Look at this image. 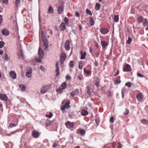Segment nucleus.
<instances>
[{
	"mask_svg": "<svg viewBox=\"0 0 148 148\" xmlns=\"http://www.w3.org/2000/svg\"><path fill=\"white\" fill-rule=\"evenodd\" d=\"M64 90L62 88H59L58 89L56 90V92L60 94L63 91V90Z\"/></svg>",
	"mask_w": 148,
	"mask_h": 148,
	"instance_id": "nucleus-33",
	"label": "nucleus"
},
{
	"mask_svg": "<svg viewBox=\"0 0 148 148\" xmlns=\"http://www.w3.org/2000/svg\"><path fill=\"white\" fill-rule=\"evenodd\" d=\"M65 78L66 80H70L71 79V77L69 75H67L66 76Z\"/></svg>",
	"mask_w": 148,
	"mask_h": 148,
	"instance_id": "nucleus-44",
	"label": "nucleus"
},
{
	"mask_svg": "<svg viewBox=\"0 0 148 148\" xmlns=\"http://www.w3.org/2000/svg\"><path fill=\"white\" fill-rule=\"evenodd\" d=\"M82 61H80L79 62V68L80 69H81L82 68Z\"/></svg>",
	"mask_w": 148,
	"mask_h": 148,
	"instance_id": "nucleus-49",
	"label": "nucleus"
},
{
	"mask_svg": "<svg viewBox=\"0 0 148 148\" xmlns=\"http://www.w3.org/2000/svg\"><path fill=\"white\" fill-rule=\"evenodd\" d=\"M143 24L144 26H146L148 25V23L146 18H145L143 19Z\"/></svg>",
	"mask_w": 148,
	"mask_h": 148,
	"instance_id": "nucleus-26",
	"label": "nucleus"
},
{
	"mask_svg": "<svg viewBox=\"0 0 148 148\" xmlns=\"http://www.w3.org/2000/svg\"><path fill=\"white\" fill-rule=\"evenodd\" d=\"M44 43V45L45 47L46 48H48L49 45L47 43V42H43Z\"/></svg>",
	"mask_w": 148,
	"mask_h": 148,
	"instance_id": "nucleus-45",
	"label": "nucleus"
},
{
	"mask_svg": "<svg viewBox=\"0 0 148 148\" xmlns=\"http://www.w3.org/2000/svg\"><path fill=\"white\" fill-rule=\"evenodd\" d=\"M101 44L103 49L105 48L108 46V44L105 40H101Z\"/></svg>",
	"mask_w": 148,
	"mask_h": 148,
	"instance_id": "nucleus-15",
	"label": "nucleus"
},
{
	"mask_svg": "<svg viewBox=\"0 0 148 148\" xmlns=\"http://www.w3.org/2000/svg\"><path fill=\"white\" fill-rule=\"evenodd\" d=\"M53 116V114L51 112H49L48 115L47 114L46 115V117H48L49 118H50Z\"/></svg>",
	"mask_w": 148,
	"mask_h": 148,
	"instance_id": "nucleus-42",
	"label": "nucleus"
},
{
	"mask_svg": "<svg viewBox=\"0 0 148 148\" xmlns=\"http://www.w3.org/2000/svg\"><path fill=\"white\" fill-rule=\"evenodd\" d=\"M132 40V39L131 37L129 36L128 37V39L126 41V43L127 44H130Z\"/></svg>",
	"mask_w": 148,
	"mask_h": 148,
	"instance_id": "nucleus-38",
	"label": "nucleus"
},
{
	"mask_svg": "<svg viewBox=\"0 0 148 148\" xmlns=\"http://www.w3.org/2000/svg\"><path fill=\"white\" fill-rule=\"evenodd\" d=\"M50 86L49 85H45L43 86L41 88L40 92L42 94L46 92L49 89Z\"/></svg>",
	"mask_w": 148,
	"mask_h": 148,
	"instance_id": "nucleus-3",
	"label": "nucleus"
},
{
	"mask_svg": "<svg viewBox=\"0 0 148 148\" xmlns=\"http://www.w3.org/2000/svg\"><path fill=\"white\" fill-rule=\"evenodd\" d=\"M119 71L118 70H117V72L114 75V76H116L117 75H118L119 74Z\"/></svg>",
	"mask_w": 148,
	"mask_h": 148,
	"instance_id": "nucleus-63",
	"label": "nucleus"
},
{
	"mask_svg": "<svg viewBox=\"0 0 148 148\" xmlns=\"http://www.w3.org/2000/svg\"><path fill=\"white\" fill-rule=\"evenodd\" d=\"M4 59L5 61H8V55L7 53H5V55Z\"/></svg>",
	"mask_w": 148,
	"mask_h": 148,
	"instance_id": "nucleus-51",
	"label": "nucleus"
},
{
	"mask_svg": "<svg viewBox=\"0 0 148 148\" xmlns=\"http://www.w3.org/2000/svg\"><path fill=\"white\" fill-rule=\"evenodd\" d=\"M100 8V4L98 3H97L95 4V9L97 10H99Z\"/></svg>",
	"mask_w": 148,
	"mask_h": 148,
	"instance_id": "nucleus-28",
	"label": "nucleus"
},
{
	"mask_svg": "<svg viewBox=\"0 0 148 148\" xmlns=\"http://www.w3.org/2000/svg\"><path fill=\"white\" fill-rule=\"evenodd\" d=\"M137 75L139 77H144V76L140 73H137Z\"/></svg>",
	"mask_w": 148,
	"mask_h": 148,
	"instance_id": "nucleus-56",
	"label": "nucleus"
},
{
	"mask_svg": "<svg viewBox=\"0 0 148 148\" xmlns=\"http://www.w3.org/2000/svg\"><path fill=\"white\" fill-rule=\"evenodd\" d=\"M81 114L82 116H85L88 114V112L86 110L83 109L81 111Z\"/></svg>",
	"mask_w": 148,
	"mask_h": 148,
	"instance_id": "nucleus-20",
	"label": "nucleus"
},
{
	"mask_svg": "<svg viewBox=\"0 0 148 148\" xmlns=\"http://www.w3.org/2000/svg\"><path fill=\"white\" fill-rule=\"evenodd\" d=\"M40 69L42 71H45V68L43 66H40Z\"/></svg>",
	"mask_w": 148,
	"mask_h": 148,
	"instance_id": "nucleus-52",
	"label": "nucleus"
},
{
	"mask_svg": "<svg viewBox=\"0 0 148 148\" xmlns=\"http://www.w3.org/2000/svg\"><path fill=\"white\" fill-rule=\"evenodd\" d=\"M74 62L73 61H71L69 64V66L70 68H73L74 65Z\"/></svg>",
	"mask_w": 148,
	"mask_h": 148,
	"instance_id": "nucleus-32",
	"label": "nucleus"
},
{
	"mask_svg": "<svg viewBox=\"0 0 148 148\" xmlns=\"http://www.w3.org/2000/svg\"><path fill=\"white\" fill-rule=\"evenodd\" d=\"M9 74L10 77L13 79H14L16 78V75L14 71H12L10 72Z\"/></svg>",
	"mask_w": 148,
	"mask_h": 148,
	"instance_id": "nucleus-14",
	"label": "nucleus"
},
{
	"mask_svg": "<svg viewBox=\"0 0 148 148\" xmlns=\"http://www.w3.org/2000/svg\"><path fill=\"white\" fill-rule=\"evenodd\" d=\"M64 10V5H62L61 6H60L58 7L57 9V12L59 14H62Z\"/></svg>",
	"mask_w": 148,
	"mask_h": 148,
	"instance_id": "nucleus-5",
	"label": "nucleus"
},
{
	"mask_svg": "<svg viewBox=\"0 0 148 148\" xmlns=\"http://www.w3.org/2000/svg\"><path fill=\"white\" fill-rule=\"evenodd\" d=\"M89 50L90 53L92 54V56H93V52L92 47H89Z\"/></svg>",
	"mask_w": 148,
	"mask_h": 148,
	"instance_id": "nucleus-54",
	"label": "nucleus"
},
{
	"mask_svg": "<svg viewBox=\"0 0 148 148\" xmlns=\"http://www.w3.org/2000/svg\"><path fill=\"white\" fill-rule=\"evenodd\" d=\"M126 90V89L125 88H123L121 90V94L122 98H123L124 97V95Z\"/></svg>",
	"mask_w": 148,
	"mask_h": 148,
	"instance_id": "nucleus-27",
	"label": "nucleus"
},
{
	"mask_svg": "<svg viewBox=\"0 0 148 148\" xmlns=\"http://www.w3.org/2000/svg\"><path fill=\"white\" fill-rule=\"evenodd\" d=\"M64 21L65 23L66 24H67L69 23V20L66 17H65L64 19Z\"/></svg>",
	"mask_w": 148,
	"mask_h": 148,
	"instance_id": "nucleus-47",
	"label": "nucleus"
},
{
	"mask_svg": "<svg viewBox=\"0 0 148 148\" xmlns=\"http://www.w3.org/2000/svg\"><path fill=\"white\" fill-rule=\"evenodd\" d=\"M54 12V10L53 7L51 6H50L48 10L47 13L49 14H52Z\"/></svg>",
	"mask_w": 148,
	"mask_h": 148,
	"instance_id": "nucleus-18",
	"label": "nucleus"
},
{
	"mask_svg": "<svg viewBox=\"0 0 148 148\" xmlns=\"http://www.w3.org/2000/svg\"><path fill=\"white\" fill-rule=\"evenodd\" d=\"M100 32L102 34H106L109 32V30L106 27L101 28L100 30Z\"/></svg>",
	"mask_w": 148,
	"mask_h": 148,
	"instance_id": "nucleus-6",
	"label": "nucleus"
},
{
	"mask_svg": "<svg viewBox=\"0 0 148 148\" xmlns=\"http://www.w3.org/2000/svg\"><path fill=\"white\" fill-rule=\"evenodd\" d=\"M114 118L113 117H112L110 118V122L111 123H113L114 121Z\"/></svg>",
	"mask_w": 148,
	"mask_h": 148,
	"instance_id": "nucleus-58",
	"label": "nucleus"
},
{
	"mask_svg": "<svg viewBox=\"0 0 148 148\" xmlns=\"http://www.w3.org/2000/svg\"><path fill=\"white\" fill-rule=\"evenodd\" d=\"M52 122V121L47 119L46 121V124L47 126L51 124Z\"/></svg>",
	"mask_w": 148,
	"mask_h": 148,
	"instance_id": "nucleus-36",
	"label": "nucleus"
},
{
	"mask_svg": "<svg viewBox=\"0 0 148 148\" xmlns=\"http://www.w3.org/2000/svg\"><path fill=\"white\" fill-rule=\"evenodd\" d=\"M70 101L69 100H67L66 102L65 103L64 105H63L61 107V110H63V111H64V110L65 109H69V108L71 106L70 105Z\"/></svg>",
	"mask_w": 148,
	"mask_h": 148,
	"instance_id": "nucleus-2",
	"label": "nucleus"
},
{
	"mask_svg": "<svg viewBox=\"0 0 148 148\" xmlns=\"http://www.w3.org/2000/svg\"><path fill=\"white\" fill-rule=\"evenodd\" d=\"M20 3V0H16L15 5L17 7L18 6Z\"/></svg>",
	"mask_w": 148,
	"mask_h": 148,
	"instance_id": "nucleus-41",
	"label": "nucleus"
},
{
	"mask_svg": "<svg viewBox=\"0 0 148 148\" xmlns=\"http://www.w3.org/2000/svg\"><path fill=\"white\" fill-rule=\"evenodd\" d=\"M80 53L81 54L80 59L81 60L85 59V57L86 56V52L85 51L83 52L82 51H80Z\"/></svg>",
	"mask_w": 148,
	"mask_h": 148,
	"instance_id": "nucleus-17",
	"label": "nucleus"
},
{
	"mask_svg": "<svg viewBox=\"0 0 148 148\" xmlns=\"http://www.w3.org/2000/svg\"><path fill=\"white\" fill-rule=\"evenodd\" d=\"M56 71L57 73L56 75V76H58L60 75L59 68V67H56Z\"/></svg>",
	"mask_w": 148,
	"mask_h": 148,
	"instance_id": "nucleus-31",
	"label": "nucleus"
},
{
	"mask_svg": "<svg viewBox=\"0 0 148 148\" xmlns=\"http://www.w3.org/2000/svg\"><path fill=\"white\" fill-rule=\"evenodd\" d=\"M32 134L33 137L34 138H37L39 136V132L37 131H33Z\"/></svg>",
	"mask_w": 148,
	"mask_h": 148,
	"instance_id": "nucleus-16",
	"label": "nucleus"
},
{
	"mask_svg": "<svg viewBox=\"0 0 148 148\" xmlns=\"http://www.w3.org/2000/svg\"><path fill=\"white\" fill-rule=\"evenodd\" d=\"M2 34L5 36H8L9 34V32L6 28L3 29L1 31Z\"/></svg>",
	"mask_w": 148,
	"mask_h": 148,
	"instance_id": "nucleus-11",
	"label": "nucleus"
},
{
	"mask_svg": "<svg viewBox=\"0 0 148 148\" xmlns=\"http://www.w3.org/2000/svg\"><path fill=\"white\" fill-rule=\"evenodd\" d=\"M41 34L42 35V37L46 36L45 33L43 32H41Z\"/></svg>",
	"mask_w": 148,
	"mask_h": 148,
	"instance_id": "nucleus-62",
	"label": "nucleus"
},
{
	"mask_svg": "<svg viewBox=\"0 0 148 148\" xmlns=\"http://www.w3.org/2000/svg\"><path fill=\"white\" fill-rule=\"evenodd\" d=\"M124 72H128L131 70L130 66L128 64H126L124 66L123 69Z\"/></svg>",
	"mask_w": 148,
	"mask_h": 148,
	"instance_id": "nucleus-8",
	"label": "nucleus"
},
{
	"mask_svg": "<svg viewBox=\"0 0 148 148\" xmlns=\"http://www.w3.org/2000/svg\"><path fill=\"white\" fill-rule=\"evenodd\" d=\"M86 14L90 15V16H91L92 15V14L91 12L88 9H86Z\"/></svg>",
	"mask_w": 148,
	"mask_h": 148,
	"instance_id": "nucleus-43",
	"label": "nucleus"
},
{
	"mask_svg": "<svg viewBox=\"0 0 148 148\" xmlns=\"http://www.w3.org/2000/svg\"><path fill=\"white\" fill-rule=\"evenodd\" d=\"M18 57L19 58L23 59L24 58L23 54V51L21 48L20 49V50L18 53Z\"/></svg>",
	"mask_w": 148,
	"mask_h": 148,
	"instance_id": "nucleus-12",
	"label": "nucleus"
},
{
	"mask_svg": "<svg viewBox=\"0 0 148 148\" xmlns=\"http://www.w3.org/2000/svg\"><path fill=\"white\" fill-rule=\"evenodd\" d=\"M18 123V121H17V124H15L14 123H10L9 124V126L8 127V128H11L13 127H14L16 126Z\"/></svg>",
	"mask_w": 148,
	"mask_h": 148,
	"instance_id": "nucleus-21",
	"label": "nucleus"
},
{
	"mask_svg": "<svg viewBox=\"0 0 148 148\" xmlns=\"http://www.w3.org/2000/svg\"><path fill=\"white\" fill-rule=\"evenodd\" d=\"M66 57V55L64 54H62L60 56V61L61 64H62L64 62Z\"/></svg>",
	"mask_w": 148,
	"mask_h": 148,
	"instance_id": "nucleus-10",
	"label": "nucleus"
},
{
	"mask_svg": "<svg viewBox=\"0 0 148 148\" xmlns=\"http://www.w3.org/2000/svg\"><path fill=\"white\" fill-rule=\"evenodd\" d=\"M90 25L91 26H93L94 24V21L93 18L91 17H90Z\"/></svg>",
	"mask_w": 148,
	"mask_h": 148,
	"instance_id": "nucleus-30",
	"label": "nucleus"
},
{
	"mask_svg": "<svg viewBox=\"0 0 148 148\" xmlns=\"http://www.w3.org/2000/svg\"><path fill=\"white\" fill-rule=\"evenodd\" d=\"M132 85V84L131 82H129L126 83L125 84V86H127L129 88Z\"/></svg>",
	"mask_w": 148,
	"mask_h": 148,
	"instance_id": "nucleus-37",
	"label": "nucleus"
},
{
	"mask_svg": "<svg viewBox=\"0 0 148 148\" xmlns=\"http://www.w3.org/2000/svg\"><path fill=\"white\" fill-rule=\"evenodd\" d=\"M129 112V110L127 108H125V111L124 113L123 114L125 115H127Z\"/></svg>",
	"mask_w": 148,
	"mask_h": 148,
	"instance_id": "nucleus-48",
	"label": "nucleus"
},
{
	"mask_svg": "<svg viewBox=\"0 0 148 148\" xmlns=\"http://www.w3.org/2000/svg\"><path fill=\"white\" fill-rule=\"evenodd\" d=\"M32 70L30 69L29 70L27 71L26 73V76L29 78H30L32 77Z\"/></svg>",
	"mask_w": 148,
	"mask_h": 148,
	"instance_id": "nucleus-13",
	"label": "nucleus"
},
{
	"mask_svg": "<svg viewBox=\"0 0 148 148\" xmlns=\"http://www.w3.org/2000/svg\"><path fill=\"white\" fill-rule=\"evenodd\" d=\"M70 41L69 40H67L65 42V48L66 50L69 51L70 49Z\"/></svg>",
	"mask_w": 148,
	"mask_h": 148,
	"instance_id": "nucleus-7",
	"label": "nucleus"
},
{
	"mask_svg": "<svg viewBox=\"0 0 148 148\" xmlns=\"http://www.w3.org/2000/svg\"><path fill=\"white\" fill-rule=\"evenodd\" d=\"M75 16L77 17H79V14L78 12H77L75 13Z\"/></svg>",
	"mask_w": 148,
	"mask_h": 148,
	"instance_id": "nucleus-61",
	"label": "nucleus"
},
{
	"mask_svg": "<svg viewBox=\"0 0 148 148\" xmlns=\"http://www.w3.org/2000/svg\"><path fill=\"white\" fill-rule=\"evenodd\" d=\"M65 125L66 127L68 128H73L74 126V122H70L69 121H67L65 123Z\"/></svg>",
	"mask_w": 148,
	"mask_h": 148,
	"instance_id": "nucleus-4",
	"label": "nucleus"
},
{
	"mask_svg": "<svg viewBox=\"0 0 148 148\" xmlns=\"http://www.w3.org/2000/svg\"><path fill=\"white\" fill-rule=\"evenodd\" d=\"M77 93V90H75L71 92V95L72 97H73Z\"/></svg>",
	"mask_w": 148,
	"mask_h": 148,
	"instance_id": "nucleus-25",
	"label": "nucleus"
},
{
	"mask_svg": "<svg viewBox=\"0 0 148 148\" xmlns=\"http://www.w3.org/2000/svg\"><path fill=\"white\" fill-rule=\"evenodd\" d=\"M140 122L141 123L144 124H148V121L144 119H141L140 120Z\"/></svg>",
	"mask_w": 148,
	"mask_h": 148,
	"instance_id": "nucleus-23",
	"label": "nucleus"
},
{
	"mask_svg": "<svg viewBox=\"0 0 148 148\" xmlns=\"http://www.w3.org/2000/svg\"><path fill=\"white\" fill-rule=\"evenodd\" d=\"M85 73L87 75H88L90 74V72L89 71L87 70L85 71Z\"/></svg>",
	"mask_w": 148,
	"mask_h": 148,
	"instance_id": "nucleus-59",
	"label": "nucleus"
},
{
	"mask_svg": "<svg viewBox=\"0 0 148 148\" xmlns=\"http://www.w3.org/2000/svg\"><path fill=\"white\" fill-rule=\"evenodd\" d=\"M67 86L66 84V82H63L61 85V86L62 88L63 89H65Z\"/></svg>",
	"mask_w": 148,
	"mask_h": 148,
	"instance_id": "nucleus-34",
	"label": "nucleus"
},
{
	"mask_svg": "<svg viewBox=\"0 0 148 148\" xmlns=\"http://www.w3.org/2000/svg\"><path fill=\"white\" fill-rule=\"evenodd\" d=\"M3 21L2 16L1 15H0V25L2 23Z\"/></svg>",
	"mask_w": 148,
	"mask_h": 148,
	"instance_id": "nucleus-55",
	"label": "nucleus"
},
{
	"mask_svg": "<svg viewBox=\"0 0 148 148\" xmlns=\"http://www.w3.org/2000/svg\"><path fill=\"white\" fill-rule=\"evenodd\" d=\"M136 97L138 100H140L143 98L142 94L141 93H140L137 94Z\"/></svg>",
	"mask_w": 148,
	"mask_h": 148,
	"instance_id": "nucleus-19",
	"label": "nucleus"
},
{
	"mask_svg": "<svg viewBox=\"0 0 148 148\" xmlns=\"http://www.w3.org/2000/svg\"><path fill=\"white\" fill-rule=\"evenodd\" d=\"M0 99L4 101H7L8 100V97L6 94H0Z\"/></svg>",
	"mask_w": 148,
	"mask_h": 148,
	"instance_id": "nucleus-9",
	"label": "nucleus"
},
{
	"mask_svg": "<svg viewBox=\"0 0 148 148\" xmlns=\"http://www.w3.org/2000/svg\"><path fill=\"white\" fill-rule=\"evenodd\" d=\"M38 54L39 57V59L35 58L36 61L39 62H42L41 59H42L44 57V53L43 50L40 47L38 50Z\"/></svg>",
	"mask_w": 148,
	"mask_h": 148,
	"instance_id": "nucleus-1",
	"label": "nucleus"
},
{
	"mask_svg": "<svg viewBox=\"0 0 148 148\" xmlns=\"http://www.w3.org/2000/svg\"><path fill=\"white\" fill-rule=\"evenodd\" d=\"M117 148H122V145L120 142L118 143Z\"/></svg>",
	"mask_w": 148,
	"mask_h": 148,
	"instance_id": "nucleus-53",
	"label": "nucleus"
},
{
	"mask_svg": "<svg viewBox=\"0 0 148 148\" xmlns=\"http://www.w3.org/2000/svg\"><path fill=\"white\" fill-rule=\"evenodd\" d=\"M5 43L3 41H0V48H2L3 47Z\"/></svg>",
	"mask_w": 148,
	"mask_h": 148,
	"instance_id": "nucleus-40",
	"label": "nucleus"
},
{
	"mask_svg": "<svg viewBox=\"0 0 148 148\" xmlns=\"http://www.w3.org/2000/svg\"><path fill=\"white\" fill-rule=\"evenodd\" d=\"M114 20L115 22H117L119 21V17L118 15H115L114 17Z\"/></svg>",
	"mask_w": 148,
	"mask_h": 148,
	"instance_id": "nucleus-35",
	"label": "nucleus"
},
{
	"mask_svg": "<svg viewBox=\"0 0 148 148\" xmlns=\"http://www.w3.org/2000/svg\"><path fill=\"white\" fill-rule=\"evenodd\" d=\"M8 2V0H3V2L5 4H7Z\"/></svg>",
	"mask_w": 148,
	"mask_h": 148,
	"instance_id": "nucleus-60",
	"label": "nucleus"
},
{
	"mask_svg": "<svg viewBox=\"0 0 148 148\" xmlns=\"http://www.w3.org/2000/svg\"><path fill=\"white\" fill-rule=\"evenodd\" d=\"M143 20V17L142 16L138 17L137 19V22L139 23H141Z\"/></svg>",
	"mask_w": 148,
	"mask_h": 148,
	"instance_id": "nucleus-22",
	"label": "nucleus"
},
{
	"mask_svg": "<svg viewBox=\"0 0 148 148\" xmlns=\"http://www.w3.org/2000/svg\"><path fill=\"white\" fill-rule=\"evenodd\" d=\"M121 82V81L120 79H117L114 81V84H117L120 83Z\"/></svg>",
	"mask_w": 148,
	"mask_h": 148,
	"instance_id": "nucleus-46",
	"label": "nucleus"
},
{
	"mask_svg": "<svg viewBox=\"0 0 148 148\" xmlns=\"http://www.w3.org/2000/svg\"><path fill=\"white\" fill-rule=\"evenodd\" d=\"M79 132L82 136H84L85 134V131L84 129H81L79 131Z\"/></svg>",
	"mask_w": 148,
	"mask_h": 148,
	"instance_id": "nucleus-29",
	"label": "nucleus"
},
{
	"mask_svg": "<svg viewBox=\"0 0 148 148\" xmlns=\"http://www.w3.org/2000/svg\"><path fill=\"white\" fill-rule=\"evenodd\" d=\"M78 78L80 80H81L83 79V76L82 75H80L78 76Z\"/></svg>",
	"mask_w": 148,
	"mask_h": 148,
	"instance_id": "nucleus-50",
	"label": "nucleus"
},
{
	"mask_svg": "<svg viewBox=\"0 0 148 148\" xmlns=\"http://www.w3.org/2000/svg\"><path fill=\"white\" fill-rule=\"evenodd\" d=\"M42 40L43 42H47V39L46 36L42 37Z\"/></svg>",
	"mask_w": 148,
	"mask_h": 148,
	"instance_id": "nucleus-39",
	"label": "nucleus"
},
{
	"mask_svg": "<svg viewBox=\"0 0 148 148\" xmlns=\"http://www.w3.org/2000/svg\"><path fill=\"white\" fill-rule=\"evenodd\" d=\"M26 89L25 86V85H23L21 88V90L22 91H24Z\"/></svg>",
	"mask_w": 148,
	"mask_h": 148,
	"instance_id": "nucleus-57",
	"label": "nucleus"
},
{
	"mask_svg": "<svg viewBox=\"0 0 148 148\" xmlns=\"http://www.w3.org/2000/svg\"><path fill=\"white\" fill-rule=\"evenodd\" d=\"M61 29L62 31H64L65 29V26L64 23L62 22L60 25Z\"/></svg>",
	"mask_w": 148,
	"mask_h": 148,
	"instance_id": "nucleus-24",
	"label": "nucleus"
},
{
	"mask_svg": "<svg viewBox=\"0 0 148 148\" xmlns=\"http://www.w3.org/2000/svg\"><path fill=\"white\" fill-rule=\"evenodd\" d=\"M58 145V143L55 142L54 143L53 145V147H55Z\"/></svg>",
	"mask_w": 148,
	"mask_h": 148,
	"instance_id": "nucleus-64",
	"label": "nucleus"
}]
</instances>
